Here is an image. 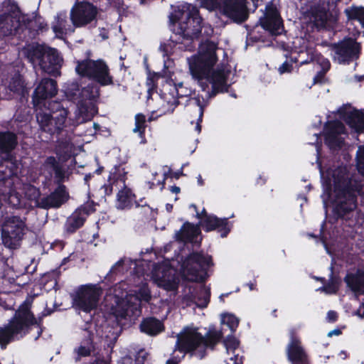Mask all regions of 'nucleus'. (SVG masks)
Listing matches in <instances>:
<instances>
[{
  "label": "nucleus",
  "mask_w": 364,
  "mask_h": 364,
  "mask_svg": "<svg viewBox=\"0 0 364 364\" xmlns=\"http://www.w3.org/2000/svg\"><path fill=\"white\" fill-rule=\"evenodd\" d=\"M324 194L331 199L332 213L338 220L348 217L358 205V196L363 191L362 180L352 173L346 166L328 168L321 171Z\"/></svg>",
  "instance_id": "f257e3e1"
},
{
  "label": "nucleus",
  "mask_w": 364,
  "mask_h": 364,
  "mask_svg": "<svg viewBox=\"0 0 364 364\" xmlns=\"http://www.w3.org/2000/svg\"><path fill=\"white\" fill-rule=\"evenodd\" d=\"M217 48L216 43L207 40L200 45L197 55L188 58L190 73L193 78L198 81L202 90L205 91L211 84L212 89L207 92L208 97L227 92L230 87L228 84V73L225 70L214 69L218 61Z\"/></svg>",
  "instance_id": "f03ea898"
},
{
  "label": "nucleus",
  "mask_w": 364,
  "mask_h": 364,
  "mask_svg": "<svg viewBox=\"0 0 364 364\" xmlns=\"http://www.w3.org/2000/svg\"><path fill=\"white\" fill-rule=\"evenodd\" d=\"M169 18L173 24L178 23L175 28V38L171 37V41L182 51H194V41L199 38L203 28V18L199 9L188 4L186 10L172 13Z\"/></svg>",
  "instance_id": "7ed1b4c3"
},
{
  "label": "nucleus",
  "mask_w": 364,
  "mask_h": 364,
  "mask_svg": "<svg viewBox=\"0 0 364 364\" xmlns=\"http://www.w3.org/2000/svg\"><path fill=\"white\" fill-rule=\"evenodd\" d=\"M22 52L33 65H39L43 72L51 76L56 77L60 75L63 58L56 48L38 43H32L24 46Z\"/></svg>",
  "instance_id": "20e7f679"
},
{
  "label": "nucleus",
  "mask_w": 364,
  "mask_h": 364,
  "mask_svg": "<svg viewBox=\"0 0 364 364\" xmlns=\"http://www.w3.org/2000/svg\"><path fill=\"white\" fill-rule=\"evenodd\" d=\"M75 71L81 77L95 82L101 87L114 85L110 68L106 61L102 58L97 60L87 58L78 60Z\"/></svg>",
  "instance_id": "39448f33"
},
{
  "label": "nucleus",
  "mask_w": 364,
  "mask_h": 364,
  "mask_svg": "<svg viewBox=\"0 0 364 364\" xmlns=\"http://www.w3.org/2000/svg\"><path fill=\"white\" fill-rule=\"evenodd\" d=\"M188 279L191 282L204 283L208 277V271L213 265L212 256L203 251L193 252L184 262Z\"/></svg>",
  "instance_id": "423d86ee"
},
{
  "label": "nucleus",
  "mask_w": 364,
  "mask_h": 364,
  "mask_svg": "<svg viewBox=\"0 0 364 364\" xmlns=\"http://www.w3.org/2000/svg\"><path fill=\"white\" fill-rule=\"evenodd\" d=\"M32 303L33 299L27 297L15 312L26 336L31 333L33 327L37 328V333L34 336V340L37 341L41 336L46 328L43 326V318L46 317V315L42 311L36 316L31 311Z\"/></svg>",
  "instance_id": "0eeeda50"
},
{
  "label": "nucleus",
  "mask_w": 364,
  "mask_h": 364,
  "mask_svg": "<svg viewBox=\"0 0 364 364\" xmlns=\"http://www.w3.org/2000/svg\"><path fill=\"white\" fill-rule=\"evenodd\" d=\"M32 303L33 299L27 297L15 312L26 336L31 333L33 327L37 328V333L34 336V340L37 341L41 336L46 328L43 326V318L46 317V315L42 311L36 316L31 311Z\"/></svg>",
  "instance_id": "6e6552de"
},
{
  "label": "nucleus",
  "mask_w": 364,
  "mask_h": 364,
  "mask_svg": "<svg viewBox=\"0 0 364 364\" xmlns=\"http://www.w3.org/2000/svg\"><path fill=\"white\" fill-rule=\"evenodd\" d=\"M102 294V289L98 284L80 285L71 294L73 306L77 309L90 313L97 308Z\"/></svg>",
  "instance_id": "1a4fd4ad"
},
{
  "label": "nucleus",
  "mask_w": 364,
  "mask_h": 364,
  "mask_svg": "<svg viewBox=\"0 0 364 364\" xmlns=\"http://www.w3.org/2000/svg\"><path fill=\"white\" fill-rule=\"evenodd\" d=\"M56 110L55 112H45L39 111L36 113V119L41 129L51 136L59 135L63 131L66 119L68 117V109L61 107L60 103H55Z\"/></svg>",
  "instance_id": "9d476101"
},
{
  "label": "nucleus",
  "mask_w": 364,
  "mask_h": 364,
  "mask_svg": "<svg viewBox=\"0 0 364 364\" xmlns=\"http://www.w3.org/2000/svg\"><path fill=\"white\" fill-rule=\"evenodd\" d=\"M98 9L87 1H77L70 10V20L75 28L97 26Z\"/></svg>",
  "instance_id": "9b49d317"
},
{
  "label": "nucleus",
  "mask_w": 364,
  "mask_h": 364,
  "mask_svg": "<svg viewBox=\"0 0 364 364\" xmlns=\"http://www.w3.org/2000/svg\"><path fill=\"white\" fill-rule=\"evenodd\" d=\"M79 91L77 100L80 112L84 122L90 121L97 113V107L94 104L100 97V87L92 83L88 84Z\"/></svg>",
  "instance_id": "f8f14e48"
},
{
  "label": "nucleus",
  "mask_w": 364,
  "mask_h": 364,
  "mask_svg": "<svg viewBox=\"0 0 364 364\" xmlns=\"http://www.w3.org/2000/svg\"><path fill=\"white\" fill-rule=\"evenodd\" d=\"M25 228V222L20 216L6 217L1 229L3 243L11 249L16 248L23 238Z\"/></svg>",
  "instance_id": "ddd939ff"
},
{
  "label": "nucleus",
  "mask_w": 364,
  "mask_h": 364,
  "mask_svg": "<svg viewBox=\"0 0 364 364\" xmlns=\"http://www.w3.org/2000/svg\"><path fill=\"white\" fill-rule=\"evenodd\" d=\"M196 217L199 220V225L203 230L209 232L216 230L222 237H226L232 228V223L228 218H218L213 214H208L205 208L197 212Z\"/></svg>",
  "instance_id": "4468645a"
},
{
  "label": "nucleus",
  "mask_w": 364,
  "mask_h": 364,
  "mask_svg": "<svg viewBox=\"0 0 364 364\" xmlns=\"http://www.w3.org/2000/svg\"><path fill=\"white\" fill-rule=\"evenodd\" d=\"M332 50L334 52L335 60L340 64L349 65L359 58L361 47L355 39L348 37L333 43Z\"/></svg>",
  "instance_id": "2eb2a0df"
},
{
  "label": "nucleus",
  "mask_w": 364,
  "mask_h": 364,
  "mask_svg": "<svg viewBox=\"0 0 364 364\" xmlns=\"http://www.w3.org/2000/svg\"><path fill=\"white\" fill-rule=\"evenodd\" d=\"M58 156H48L41 165V172L47 179H53L54 183H65L70 178V173L65 164Z\"/></svg>",
  "instance_id": "dca6fc26"
},
{
  "label": "nucleus",
  "mask_w": 364,
  "mask_h": 364,
  "mask_svg": "<svg viewBox=\"0 0 364 364\" xmlns=\"http://www.w3.org/2000/svg\"><path fill=\"white\" fill-rule=\"evenodd\" d=\"M259 21L261 27L272 36L280 35L284 28L279 12L272 3L266 5L265 13Z\"/></svg>",
  "instance_id": "f3484780"
},
{
  "label": "nucleus",
  "mask_w": 364,
  "mask_h": 364,
  "mask_svg": "<svg viewBox=\"0 0 364 364\" xmlns=\"http://www.w3.org/2000/svg\"><path fill=\"white\" fill-rule=\"evenodd\" d=\"M249 4L247 0H225L223 14L234 23L241 24L249 18Z\"/></svg>",
  "instance_id": "a211bd4d"
},
{
  "label": "nucleus",
  "mask_w": 364,
  "mask_h": 364,
  "mask_svg": "<svg viewBox=\"0 0 364 364\" xmlns=\"http://www.w3.org/2000/svg\"><path fill=\"white\" fill-rule=\"evenodd\" d=\"M95 211L94 205L91 203L80 205L67 218L63 227L64 231L69 235L75 233L84 225L87 218Z\"/></svg>",
  "instance_id": "6ab92c4d"
},
{
  "label": "nucleus",
  "mask_w": 364,
  "mask_h": 364,
  "mask_svg": "<svg viewBox=\"0 0 364 364\" xmlns=\"http://www.w3.org/2000/svg\"><path fill=\"white\" fill-rule=\"evenodd\" d=\"M310 18L314 26L318 30L333 28L337 24L338 17L335 11H329L323 5H317L311 8Z\"/></svg>",
  "instance_id": "aec40b11"
},
{
  "label": "nucleus",
  "mask_w": 364,
  "mask_h": 364,
  "mask_svg": "<svg viewBox=\"0 0 364 364\" xmlns=\"http://www.w3.org/2000/svg\"><path fill=\"white\" fill-rule=\"evenodd\" d=\"M26 336L16 312L9 323L4 327H0V346L2 350L6 348L8 344L16 338H22Z\"/></svg>",
  "instance_id": "412c9836"
},
{
  "label": "nucleus",
  "mask_w": 364,
  "mask_h": 364,
  "mask_svg": "<svg viewBox=\"0 0 364 364\" xmlns=\"http://www.w3.org/2000/svg\"><path fill=\"white\" fill-rule=\"evenodd\" d=\"M203 341L201 333L196 329L190 330L178 336L174 350L183 353H193L202 345Z\"/></svg>",
  "instance_id": "4be33fe9"
},
{
  "label": "nucleus",
  "mask_w": 364,
  "mask_h": 364,
  "mask_svg": "<svg viewBox=\"0 0 364 364\" xmlns=\"http://www.w3.org/2000/svg\"><path fill=\"white\" fill-rule=\"evenodd\" d=\"M57 186L49 195L41 198L40 208H58L65 203L70 198L69 192L64 183H54Z\"/></svg>",
  "instance_id": "5701e85b"
},
{
  "label": "nucleus",
  "mask_w": 364,
  "mask_h": 364,
  "mask_svg": "<svg viewBox=\"0 0 364 364\" xmlns=\"http://www.w3.org/2000/svg\"><path fill=\"white\" fill-rule=\"evenodd\" d=\"M58 92V84L55 80L43 78L34 90L32 103L34 107L41 105L47 99H50Z\"/></svg>",
  "instance_id": "b1692460"
},
{
  "label": "nucleus",
  "mask_w": 364,
  "mask_h": 364,
  "mask_svg": "<svg viewBox=\"0 0 364 364\" xmlns=\"http://www.w3.org/2000/svg\"><path fill=\"white\" fill-rule=\"evenodd\" d=\"M127 178L125 168L121 164L115 165L109 172L107 183L102 186L105 196H111L113 193V187L121 188L124 185Z\"/></svg>",
  "instance_id": "393cba45"
},
{
  "label": "nucleus",
  "mask_w": 364,
  "mask_h": 364,
  "mask_svg": "<svg viewBox=\"0 0 364 364\" xmlns=\"http://www.w3.org/2000/svg\"><path fill=\"white\" fill-rule=\"evenodd\" d=\"M287 357L291 364H310L299 338L294 333L291 335V341L287 347Z\"/></svg>",
  "instance_id": "a878e982"
},
{
  "label": "nucleus",
  "mask_w": 364,
  "mask_h": 364,
  "mask_svg": "<svg viewBox=\"0 0 364 364\" xmlns=\"http://www.w3.org/2000/svg\"><path fill=\"white\" fill-rule=\"evenodd\" d=\"M23 31L19 18L10 14L0 15V36L3 37L16 36Z\"/></svg>",
  "instance_id": "bb28decb"
},
{
  "label": "nucleus",
  "mask_w": 364,
  "mask_h": 364,
  "mask_svg": "<svg viewBox=\"0 0 364 364\" xmlns=\"http://www.w3.org/2000/svg\"><path fill=\"white\" fill-rule=\"evenodd\" d=\"M338 112L341 118L358 132L364 129V112L356 109L350 111L347 110L346 107H341Z\"/></svg>",
  "instance_id": "cd10ccee"
},
{
  "label": "nucleus",
  "mask_w": 364,
  "mask_h": 364,
  "mask_svg": "<svg viewBox=\"0 0 364 364\" xmlns=\"http://www.w3.org/2000/svg\"><path fill=\"white\" fill-rule=\"evenodd\" d=\"M74 148L71 137L58 138L55 153L62 161L66 162L73 156Z\"/></svg>",
  "instance_id": "c85d7f7f"
},
{
  "label": "nucleus",
  "mask_w": 364,
  "mask_h": 364,
  "mask_svg": "<svg viewBox=\"0 0 364 364\" xmlns=\"http://www.w3.org/2000/svg\"><path fill=\"white\" fill-rule=\"evenodd\" d=\"M139 328L142 333L149 336H156L164 330V325L159 319L149 316L142 319Z\"/></svg>",
  "instance_id": "c756f323"
},
{
  "label": "nucleus",
  "mask_w": 364,
  "mask_h": 364,
  "mask_svg": "<svg viewBox=\"0 0 364 364\" xmlns=\"http://www.w3.org/2000/svg\"><path fill=\"white\" fill-rule=\"evenodd\" d=\"M135 198V194L124 183L117 194L116 207L119 210L130 209L133 205L132 202Z\"/></svg>",
  "instance_id": "7c9ffc66"
},
{
  "label": "nucleus",
  "mask_w": 364,
  "mask_h": 364,
  "mask_svg": "<svg viewBox=\"0 0 364 364\" xmlns=\"http://www.w3.org/2000/svg\"><path fill=\"white\" fill-rule=\"evenodd\" d=\"M174 85V90L176 93V97H173V100H168L166 97V94L164 95V99L168 104L174 105L175 107L178 106L180 104L179 99L186 98V102H188L191 101V97L193 92V90L191 87H188L187 83L185 82H173Z\"/></svg>",
  "instance_id": "2f4dec72"
},
{
  "label": "nucleus",
  "mask_w": 364,
  "mask_h": 364,
  "mask_svg": "<svg viewBox=\"0 0 364 364\" xmlns=\"http://www.w3.org/2000/svg\"><path fill=\"white\" fill-rule=\"evenodd\" d=\"M199 224L194 225L189 222H186L182 225L179 231L176 233V239L180 242H191L200 232Z\"/></svg>",
  "instance_id": "473e14b6"
},
{
  "label": "nucleus",
  "mask_w": 364,
  "mask_h": 364,
  "mask_svg": "<svg viewBox=\"0 0 364 364\" xmlns=\"http://www.w3.org/2000/svg\"><path fill=\"white\" fill-rule=\"evenodd\" d=\"M9 88L11 92L18 97L19 102L23 105L28 101L29 91L24 85L23 81L19 77H13L9 82Z\"/></svg>",
  "instance_id": "72a5a7b5"
},
{
  "label": "nucleus",
  "mask_w": 364,
  "mask_h": 364,
  "mask_svg": "<svg viewBox=\"0 0 364 364\" xmlns=\"http://www.w3.org/2000/svg\"><path fill=\"white\" fill-rule=\"evenodd\" d=\"M193 292L196 298V306L200 309L206 308L210 301V289L202 284L194 287Z\"/></svg>",
  "instance_id": "f704fd0d"
},
{
  "label": "nucleus",
  "mask_w": 364,
  "mask_h": 364,
  "mask_svg": "<svg viewBox=\"0 0 364 364\" xmlns=\"http://www.w3.org/2000/svg\"><path fill=\"white\" fill-rule=\"evenodd\" d=\"M348 287L356 294H364V278L357 274H348L345 279Z\"/></svg>",
  "instance_id": "c9c22d12"
},
{
  "label": "nucleus",
  "mask_w": 364,
  "mask_h": 364,
  "mask_svg": "<svg viewBox=\"0 0 364 364\" xmlns=\"http://www.w3.org/2000/svg\"><path fill=\"white\" fill-rule=\"evenodd\" d=\"M223 338V333L222 331H217L215 327L210 328L205 335L203 336L202 345L205 348L214 349Z\"/></svg>",
  "instance_id": "e433bc0d"
},
{
  "label": "nucleus",
  "mask_w": 364,
  "mask_h": 364,
  "mask_svg": "<svg viewBox=\"0 0 364 364\" xmlns=\"http://www.w3.org/2000/svg\"><path fill=\"white\" fill-rule=\"evenodd\" d=\"M348 21H358L364 28V6L352 5L344 10Z\"/></svg>",
  "instance_id": "4c0bfd02"
},
{
  "label": "nucleus",
  "mask_w": 364,
  "mask_h": 364,
  "mask_svg": "<svg viewBox=\"0 0 364 364\" xmlns=\"http://www.w3.org/2000/svg\"><path fill=\"white\" fill-rule=\"evenodd\" d=\"M134 119L135 127L133 132L138 134L140 144H145L147 142L145 136V130L147 127L146 116L142 113H138L135 115Z\"/></svg>",
  "instance_id": "58836bf2"
},
{
  "label": "nucleus",
  "mask_w": 364,
  "mask_h": 364,
  "mask_svg": "<svg viewBox=\"0 0 364 364\" xmlns=\"http://www.w3.org/2000/svg\"><path fill=\"white\" fill-rule=\"evenodd\" d=\"M23 189L25 198L27 200L33 202L35 206L40 208L39 204L41 202V191L39 188H36L33 185L27 184L24 186Z\"/></svg>",
  "instance_id": "ea45409f"
},
{
  "label": "nucleus",
  "mask_w": 364,
  "mask_h": 364,
  "mask_svg": "<svg viewBox=\"0 0 364 364\" xmlns=\"http://www.w3.org/2000/svg\"><path fill=\"white\" fill-rule=\"evenodd\" d=\"M345 127L343 124L338 120H332L328 122L324 126V134L340 135L343 133Z\"/></svg>",
  "instance_id": "a19ab883"
},
{
  "label": "nucleus",
  "mask_w": 364,
  "mask_h": 364,
  "mask_svg": "<svg viewBox=\"0 0 364 364\" xmlns=\"http://www.w3.org/2000/svg\"><path fill=\"white\" fill-rule=\"evenodd\" d=\"M324 143L331 150H338L341 149L343 140L339 135L324 134Z\"/></svg>",
  "instance_id": "79ce46f5"
},
{
  "label": "nucleus",
  "mask_w": 364,
  "mask_h": 364,
  "mask_svg": "<svg viewBox=\"0 0 364 364\" xmlns=\"http://www.w3.org/2000/svg\"><path fill=\"white\" fill-rule=\"evenodd\" d=\"M205 92V97L202 95H200L199 94L194 97H191V100L194 101L195 104L199 107V120H201V119L203 117L204 109L208 105V100L210 98L207 97V92H210L209 88L207 89Z\"/></svg>",
  "instance_id": "37998d69"
},
{
  "label": "nucleus",
  "mask_w": 364,
  "mask_h": 364,
  "mask_svg": "<svg viewBox=\"0 0 364 364\" xmlns=\"http://www.w3.org/2000/svg\"><path fill=\"white\" fill-rule=\"evenodd\" d=\"M222 323L226 324L232 333H234L239 326V319L233 314H225L222 318Z\"/></svg>",
  "instance_id": "c03bdc74"
},
{
  "label": "nucleus",
  "mask_w": 364,
  "mask_h": 364,
  "mask_svg": "<svg viewBox=\"0 0 364 364\" xmlns=\"http://www.w3.org/2000/svg\"><path fill=\"white\" fill-rule=\"evenodd\" d=\"M126 307L122 308L120 310L117 311V316H120L121 318H126L127 317H130L133 314H135V311H139L141 313V309L139 306H129V304H127Z\"/></svg>",
  "instance_id": "a18cd8bd"
},
{
  "label": "nucleus",
  "mask_w": 364,
  "mask_h": 364,
  "mask_svg": "<svg viewBox=\"0 0 364 364\" xmlns=\"http://www.w3.org/2000/svg\"><path fill=\"white\" fill-rule=\"evenodd\" d=\"M55 24L53 26V30L56 33H62L66 24V17L62 14H58L55 17Z\"/></svg>",
  "instance_id": "49530a36"
},
{
  "label": "nucleus",
  "mask_w": 364,
  "mask_h": 364,
  "mask_svg": "<svg viewBox=\"0 0 364 364\" xmlns=\"http://www.w3.org/2000/svg\"><path fill=\"white\" fill-rule=\"evenodd\" d=\"M94 350L90 348L88 346H83L80 344V346L74 350V352L76 353L77 356L75 357V360L79 361L82 357H87L91 355V353L93 352Z\"/></svg>",
  "instance_id": "de8ad7c7"
},
{
  "label": "nucleus",
  "mask_w": 364,
  "mask_h": 364,
  "mask_svg": "<svg viewBox=\"0 0 364 364\" xmlns=\"http://www.w3.org/2000/svg\"><path fill=\"white\" fill-rule=\"evenodd\" d=\"M3 7L6 11L4 14H13L19 11L18 4L14 0H5L3 2Z\"/></svg>",
  "instance_id": "09e8293b"
},
{
  "label": "nucleus",
  "mask_w": 364,
  "mask_h": 364,
  "mask_svg": "<svg viewBox=\"0 0 364 364\" xmlns=\"http://www.w3.org/2000/svg\"><path fill=\"white\" fill-rule=\"evenodd\" d=\"M36 24L33 23V19L28 20L23 25V31H28L31 38H35L39 32L37 31Z\"/></svg>",
  "instance_id": "8fccbe9b"
},
{
  "label": "nucleus",
  "mask_w": 364,
  "mask_h": 364,
  "mask_svg": "<svg viewBox=\"0 0 364 364\" xmlns=\"http://www.w3.org/2000/svg\"><path fill=\"white\" fill-rule=\"evenodd\" d=\"M182 176H184V174L183 173V168H181L180 170L175 171V172H172L171 169H169L168 172L164 173V178H163L162 181L161 182L159 181L158 183L161 184V189H163L165 186V181L168 177H171V178H174L176 179H178Z\"/></svg>",
  "instance_id": "3c124183"
},
{
  "label": "nucleus",
  "mask_w": 364,
  "mask_h": 364,
  "mask_svg": "<svg viewBox=\"0 0 364 364\" xmlns=\"http://www.w3.org/2000/svg\"><path fill=\"white\" fill-rule=\"evenodd\" d=\"M224 345L226 347L227 349L230 350H235L239 346V341L238 340L233 336V333L231 335L228 336L224 341Z\"/></svg>",
  "instance_id": "603ef678"
},
{
  "label": "nucleus",
  "mask_w": 364,
  "mask_h": 364,
  "mask_svg": "<svg viewBox=\"0 0 364 364\" xmlns=\"http://www.w3.org/2000/svg\"><path fill=\"white\" fill-rule=\"evenodd\" d=\"M356 159L357 169L361 175L364 176V147L363 149L359 148L357 151Z\"/></svg>",
  "instance_id": "864d4df0"
},
{
  "label": "nucleus",
  "mask_w": 364,
  "mask_h": 364,
  "mask_svg": "<svg viewBox=\"0 0 364 364\" xmlns=\"http://www.w3.org/2000/svg\"><path fill=\"white\" fill-rule=\"evenodd\" d=\"M341 1V0H325L326 8L329 11H335L336 13V16L339 18L340 11L338 8V4Z\"/></svg>",
  "instance_id": "5fc2aeb1"
},
{
  "label": "nucleus",
  "mask_w": 364,
  "mask_h": 364,
  "mask_svg": "<svg viewBox=\"0 0 364 364\" xmlns=\"http://www.w3.org/2000/svg\"><path fill=\"white\" fill-rule=\"evenodd\" d=\"M94 333L91 331H87V335L82 338L81 344L85 346H88L92 350H95L94 345Z\"/></svg>",
  "instance_id": "6e6d98bb"
},
{
  "label": "nucleus",
  "mask_w": 364,
  "mask_h": 364,
  "mask_svg": "<svg viewBox=\"0 0 364 364\" xmlns=\"http://www.w3.org/2000/svg\"><path fill=\"white\" fill-rule=\"evenodd\" d=\"M182 301L186 306H191L193 304L196 305V301L193 291H190L188 294L184 295Z\"/></svg>",
  "instance_id": "4d7b16f0"
},
{
  "label": "nucleus",
  "mask_w": 364,
  "mask_h": 364,
  "mask_svg": "<svg viewBox=\"0 0 364 364\" xmlns=\"http://www.w3.org/2000/svg\"><path fill=\"white\" fill-rule=\"evenodd\" d=\"M33 23H36L37 31L43 32L48 30V25L43 21H42L41 17H36L33 18Z\"/></svg>",
  "instance_id": "13d9d810"
},
{
  "label": "nucleus",
  "mask_w": 364,
  "mask_h": 364,
  "mask_svg": "<svg viewBox=\"0 0 364 364\" xmlns=\"http://www.w3.org/2000/svg\"><path fill=\"white\" fill-rule=\"evenodd\" d=\"M160 75L156 73H154L152 75H149L147 81L148 85L151 87V88L156 87L157 85V80L159 78Z\"/></svg>",
  "instance_id": "bf43d9fd"
},
{
  "label": "nucleus",
  "mask_w": 364,
  "mask_h": 364,
  "mask_svg": "<svg viewBox=\"0 0 364 364\" xmlns=\"http://www.w3.org/2000/svg\"><path fill=\"white\" fill-rule=\"evenodd\" d=\"M292 64L287 61H285L279 68V71L280 72V73H289L292 70Z\"/></svg>",
  "instance_id": "052dcab7"
},
{
  "label": "nucleus",
  "mask_w": 364,
  "mask_h": 364,
  "mask_svg": "<svg viewBox=\"0 0 364 364\" xmlns=\"http://www.w3.org/2000/svg\"><path fill=\"white\" fill-rule=\"evenodd\" d=\"M164 287L166 290L173 291L177 289L178 285L174 281L164 280Z\"/></svg>",
  "instance_id": "680f3d73"
},
{
  "label": "nucleus",
  "mask_w": 364,
  "mask_h": 364,
  "mask_svg": "<svg viewBox=\"0 0 364 364\" xmlns=\"http://www.w3.org/2000/svg\"><path fill=\"white\" fill-rule=\"evenodd\" d=\"M324 291L328 293H336L337 287L333 282H330L323 287Z\"/></svg>",
  "instance_id": "e2e57ef3"
},
{
  "label": "nucleus",
  "mask_w": 364,
  "mask_h": 364,
  "mask_svg": "<svg viewBox=\"0 0 364 364\" xmlns=\"http://www.w3.org/2000/svg\"><path fill=\"white\" fill-rule=\"evenodd\" d=\"M338 313L335 311H328L327 313L326 318L328 322L334 323L338 320Z\"/></svg>",
  "instance_id": "0e129e2a"
},
{
  "label": "nucleus",
  "mask_w": 364,
  "mask_h": 364,
  "mask_svg": "<svg viewBox=\"0 0 364 364\" xmlns=\"http://www.w3.org/2000/svg\"><path fill=\"white\" fill-rule=\"evenodd\" d=\"M217 0H201V3L205 7H213L216 4Z\"/></svg>",
  "instance_id": "69168bd1"
},
{
  "label": "nucleus",
  "mask_w": 364,
  "mask_h": 364,
  "mask_svg": "<svg viewBox=\"0 0 364 364\" xmlns=\"http://www.w3.org/2000/svg\"><path fill=\"white\" fill-rule=\"evenodd\" d=\"M88 364H110L109 362L105 360L103 358H96L92 362H90Z\"/></svg>",
  "instance_id": "338daca9"
},
{
  "label": "nucleus",
  "mask_w": 364,
  "mask_h": 364,
  "mask_svg": "<svg viewBox=\"0 0 364 364\" xmlns=\"http://www.w3.org/2000/svg\"><path fill=\"white\" fill-rule=\"evenodd\" d=\"M169 45L163 43L160 45V50L164 53V55H168L169 52Z\"/></svg>",
  "instance_id": "774afa93"
}]
</instances>
